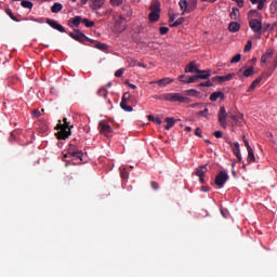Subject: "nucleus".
Returning a JSON list of instances; mask_svg holds the SVG:
<instances>
[{
  "mask_svg": "<svg viewBox=\"0 0 277 277\" xmlns=\"http://www.w3.org/2000/svg\"><path fill=\"white\" fill-rule=\"evenodd\" d=\"M74 126H70L66 118L63 119V123H57L56 130H60V132L56 133L57 140H67V137L70 136V129H72Z\"/></svg>",
  "mask_w": 277,
  "mask_h": 277,
  "instance_id": "f257e3e1",
  "label": "nucleus"
},
{
  "mask_svg": "<svg viewBox=\"0 0 277 277\" xmlns=\"http://www.w3.org/2000/svg\"><path fill=\"white\" fill-rule=\"evenodd\" d=\"M160 100L171 102V103H186L188 101L187 97L183 96L180 93L161 94Z\"/></svg>",
  "mask_w": 277,
  "mask_h": 277,
  "instance_id": "f03ea898",
  "label": "nucleus"
},
{
  "mask_svg": "<svg viewBox=\"0 0 277 277\" xmlns=\"http://www.w3.org/2000/svg\"><path fill=\"white\" fill-rule=\"evenodd\" d=\"M69 37L72 38L74 40H76L77 42L80 43H85V42H90L92 44L95 43L94 40L88 38L84 34H82L80 30L76 29L74 30V32H69Z\"/></svg>",
  "mask_w": 277,
  "mask_h": 277,
  "instance_id": "7ed1b4c3",
  "label": "nucleus"
},
{
  "mask_svg": "<svg viewBox=\"0 0 277 277\" xmlns=\"http://www.w3.org/2000/svg\"><path fill=\"white\" fill-rule=\"evenodd\" d=\"M67 153L70 156V158L82 162V157L84 156V154L81 150H79L78 147H76L74 144H69V148H67Z\"/></svg>",
  "mask_w": 277,
  "mask_h": 277,
  "instance_id": "20e7f679",
  "label": "nucleus"
},
{
  "mask_svg": "<svg viewBox=\"0 0 277 277\" xmlns=\"http://www.w3.org/2000/svg\"><path fill=\"white\" fill-rule=\"evenodd\" d=\"M130 97H131V95H130L129 92L123 93V96H121L120 108L122 110H126V113H132L133 111L132 106L129 105Z\"/></svg>",
  "mask_w": 277,
  "mask_h": 277,
  "instance_id": "39448f33",
  "label": "nucleus"
},
{
  "mask_svg": "<svg viewBox=\"0 0 277 277\" xmlns=\"http://www.w3.org/2000/svg\"><path fill=\"white\" fill-rule=\"evenodd\" d=\"M228 180L229 175L224 171H220L217 175H215L214 184L217 185L219 188H223Z\"/></svg>",
  "mask_w": 277,
  "mask_h": 277,
  "instance_id": "423d86ee",
  "label": "nucleus"
},
{
  "mask_svg": "<svg viewBox=\"0 0 277 277\" xmlns=\"http://www.w3.org/2000/svg\"><path fill=\"white\" fill-rule=\"evenodd\" d=\"M98 131L102 135L109 137V134L113 133V128L109 126V122L102 120L98 122Z\"/></svg>",
  "mask_w": 277,
  "mask_h": 277,
  "instance_id": "0eeeda50",
  "label": "nucleus"
},
{
  "mask_svg": "<svg viewBox=\"0 0 277 277\" xmlns=\"http://www.w3.org/2000/svg\"><path fill=\"white\" fill-rule=\"evenodd\" d=\"M217 118H219V124L222 127V129H226V127H227V122H226L227 113H226V108H224V106H221L219 108Z\"/></svg>",
  "mask_w": 277,
  "mask_h": 277,
  "instance_id": "6e6552de",
  "label": "nucleus"
},
{
  "mask_svg": "<svg viewBox=\"0 0 277 277\" xmlns=\"http://www.w3.org/2000/svg\"><path fill=\"white\" fill-rule=\"evenodd\" d=\"M249 27L253 32L259 34L263 29L262 21L258 18L249 19Z\"/></svg>",
  "mask_w": 277,
  "mask_h": 277,
  "instance_id": "1a4fd4ad",
  "label": "nucleus"
},
{
  "mask_svg": "<svg viewBox=\"0 0 277 277\" xmlns=\"http://www.w3.org/2000/svg\"><path fill=\"white\" fill-rule=\"evenodd\" d=\"M227 144L230 146L232 148V153H234V155L237 157V160L239 162L242 161V156L240 155V145L239 143H233L232 141H227Z\"/></svg>",
  "mask_w": 277,
  "mask_h": 277,
  "instance_id": "9d476101",
  "label": "nucleus"
},
{
  "mask_svg": "<svg viewBox=\"0 0 277 277\" xmlns=\"http://www.w3.org/2000/svg\"><path fill=\"white\" fill-rule=\"evenodd\" d=\"M184 72L185 74H203V71L198 68L195 61L190 62L189 64L186 65V67H184Z\"/></svg>",
  "mask_w": 277,
  "mask_h": 277,
  "instance_id": "9b49d317",
  "label": "nucleus"
},
{
  "mask_svg": "<svg viewBox=\"0 0 277 277\" xmlns=\"http://www.w3.org/2000/svg\"><path fill=\"white\" fill-rule=\"evenodd\" d=\"M45 24L51 26L52 29L57 30L62 34L66 32V29H64V26H62L60 23H57L54 19L45 18Z\"/></svg>",
  "mask_w": 277,
  "mask_h": 277,
  "instance_id": "f8f14e48",
  "label": "nucleus"
},
{
  "mask_svg": "<svg viewBox=\"0 0 277 277\" xmlns=\"http://www.w3.org/2000/svg\"><path fill=\"white\" fill-rule=\"evenodd\" d=\"M180 9L183 12V15L190 14L195 12V10H189L188 1L187 0H180Z\"/></svg>",
  "mask_w": 277,
  "mask_h": 277,
  "instance_id": "ddd939ff",
  "label": "nucleus"
},
{
  "mask_svg": "<svg viewBox=\"0 0 277 277\" xmlns=\"http://www.w3.org/2000/svg\"><path fill=\"white\" fill-rule=\"evenodd\" d=\"M105 0H91L89 6L92 11H98L104 6Z\"/></svg>",
  "mask_w": 277,
  "mask_h": 277,
  "instance_id": "4468645a",
  "label": "nucleus"
},
{
  "mask_svg": "<svg viewBox=\"0 0 277 277\" xmlns=\"http://www.w3.org/2000/svg\"><path fill=\"white\" fill-rule=\"evenodd\" d=\"M173 83V79L170 78H163L157 81L149 82V84H158L160 88H164L168 84Z\"/></svg>",
  "mask_w": 277,
  "mask_h": 277,
  "instance_id": "2eb2a0df",
  "label": "nucleus"
},
{
  "mask_svg": "<svg viewBox=\"0 0 277 277\" xmlns=\"http://www.w3.org/2000/svg\"><path fill=\"white\" fill-rule=\"evenodd\" d=\"M84 18H82L81 16L77 15V16H74V17H70L69 19V27L72 28V27H79V25H81L82 21Z\"/></svg>",
  "mask_w": 277,
  "mask_h": 277,
  "instance_id": "dca6fc26",
  "label": "nucleus"
},
{
  "mask_svg": "<svg viewBox=\"0 0 277 277\" xmlns=\"http://www.w3.org/2000/svg\"><path fill=\"white\" fill-rule=\"evenodd\" d=\"M274 56V50L268 49L266 50V52L264 53V55H262L260 57V64H265L267 63V60H271Z\"/></svg>",
  "mask_w": 277,
  "mask_h": 277,
  "instance_id": "f3484780",
  "label": "nucleus"
},
{
  "mask_svg": "<svg viewBox=\"0 0 277 277\" xmlns=\"http://www.w3.org/2000/svg\"><path fill=\"white\" fill-rule=\"evenodd\" d=\"M217 98H221L222 101H224V93L219 91V92L212 93L211 96H209V101H211L212 103L217 101Z\"/></svg>",
  "mask_w": 277,
  "mask_h": 277,
  "instance_id": "a211bd4d",
  "label": "nucleus"
},
{
  "mask_svg": "<svg viewBox=\"0 0 277 277\" xmlns=\"http://www.w3.org/2000/svg\"><path fill=\"white\" fill-rule=\"evenodd\" d=\"M234 78V74H229L227 76H217L215 77V80L219 81V83H223L225 81H232Z\"/></svg>",
  "mask_w": 277,
  "mask_h": 277,
  "instance_id": "6ab92c4d",
  "label": "nucleus"
},
{
  "mask_svg": "<svg viewBox=\"0 0 277 277\" xmlns=\"http://www.w3.org/2000/svg\"><path fill=\"white\" fill-rule=\"evenodd\" d=\"M197 78L201 80H208L211 77V74L208 70H201V72H195Z\"/></svg>",
  "mask_w": 277,
  "mask_h": 277,
  "instance_id": "aec40b11",
  "label": "nucleus"
},
{
  "mask_svg": "<svg viewBox=\"0 0 277 277\" xmlns=\"http://www.w3.org/2000/svg\"><path fill=\"white\" fill-rule=\"evenodd\" d=\"M262 81V77L256 78L255 80H253L252 84L249 85V89L247 90V92H254L255 88H258L259 83H261Z\"/></svg>",
  "mask_w": 277,
  "mask_h": 277,
  "instance_id": "412c9836",
  "label": "nucleus"
},
{
  "mask_svg": "<svg viewBox=\"0 0 277 277\" xmlns=\"http://www.w3.org/2000/svg\"><path fill=\"white\" fill-rule=\"evenodd\" d=\"M149 22H158V19H160V12L157 11H151V13H149L148 15Z\"/></svg>",
  "mask_w": 277,
  "mask_h": 277,
  "instance_id": "4be33fe9",
  "label": "nucleus"
},
{
  "mask_svg": "<svg viewBox=\"0 0 277 277\" xmlns=\"http://www.w3.org/2000/svg\"><path fill=\"white\" fill-rule=\"evenodd\" d=\"M239 30H240V24L239 23H237V22H230L229 23V31L230 32H239Z\"/></svg>",
  "mask_w": 277,
  "mask_h": 277,
  "instance_id": "5701e85b",
  "label": "nucleus"
},
{
  "mask_svg": "<svg viewBox=\"0 0 277 277\" xmlns=\"http://www.w3.org/2000/svg\"><path fill=\"white\" fill-rule=\"evenodd\" d=\"M164 122H167V126H164V129L169 131L171 128L174 127V123H176V120L174 118L167 117V119H164Z\"/></svg>",
  "mask_w": 277,
  "mask_h": 277,
  "instance_id": "b1692460",
  "label": "nucleus"
},
{
  "mask_svg": "<svg viewBox=\"0 0 277 277\" xmlns=\"http://www.w3.org/2000/svg\"><path fill=\"white\" fill-rule=\"evenodd\" d=\"M207 172H208V169L206 168V166L198 167L196 169V176L198 177L205 176Z\"/></svg>",
  "mask_w": 277,
  "mask_h": 277,
  "instance_id": "393cba45",
  "label": "nucleus"
},
{
  "mask_svg": "<svg viewBox=\"0 0 277 277\" xmlns=\"http://www.w3.org/2000/svg\"><path fill=\"white\" fill-rule=\"evenodd\" d=\"M247 153H248L247 162H249V163L255 162L254 149L249 148V150H247Z\"/></svg>",
  "mask_w": 277,
  "mask_h": 277,
  "instance_id": "a878e982",
  "label": "nucleus"
},
{
  "mask_svg": "<svg viewBox=\"0 0 277 277\" xmlns=\"http://www.w3.org/2000/svg\"><path fill=\"white\" fill-rule=\"evenodd\" d=\"M62 10H63V4L57 3V2L54 3V4L52 5V8H51L52 14H57V13H60Z\"/></svg>",
  "mask_w": 277,
  "mask_h": 277,
  "instance_id": "bb28decb",
  "label": "nucleus"
},
{
  "mask_svg": "<svg viewBox=\"0 0 277 277\" xmlns=\"http://www.w3.org/2000/svg\"><path fill=\"white\" fill-rule=\"evenodd\" d=\"M184 93L190 97H199L200 95V92H198V90H195V89L186 90L184 91Z\"/></svg>",
  "mask_w": 277,
  "mask_h": 277,
  "instance_id": "cd10ccee",
  "label": "nucleus"
},
{
  "mask_svg": "<svg viewBox=\"0 0 277 277\" xmlns=\"http://www.w3.org/2000/svg\"><path fill=\"white\" fill-rule=\"evenodd\" d=\"M183 23H185V17H180L176 21L171 22L170 27L171 28H176V27L181 26Z\"/></svg>",
  "mask_w": 277,
  "mask_h": 277,
  "instance_id": "c85d7f7f",
  "label": "nucleus"
},
{
  "mask_svg": "<svg viewBox=\"0 0 277 277\" xmlns=\"http://www.w3.org/2000/svg\"><path fill=\"white\" fill-rule=\"evenodd\" d=\"M187 5L189 11H195L198 8V0H187Z\"/></svg>",
  "mask_w": 277,
  "mask_h": 277,
  "instance_id": "c756f323",
  "label": "nucleus"
},
{
  "mask_svg": "<svg viewBox=\"0 0 277 277\" xmlns=\"http://www.w3.org/2000/svg\"><path fill=\"white\" fill-rule=\"evenodd\" d=\"M254 75V67L250 66L246 70H243V77L249 78Z\"/></svg>",
  "mask_w": 277,
  "mask_h": 277,
  "instance_id": "7c9ffc66",
  "label": "nucleus"
},
{
  "mask_svg": "<svg viewBox=\"0 0 277 277\" xmlns=\"http://www.w3.org/2000/svg\"><path fill=\"white\" fill-rule=\"evenodd\" d=\"M248 16H249V18H254V17L261 18L262 17L261 13H259L258 10H250Z\"/></svg>",
  "mask_w": 277,
  "mask_h": 277,
  "instance_id": "2f4dec72",
  "label": "nucleus"
},
{
  "mask_svg": "<svg viewBox=\"0 0 277 277\" xmlns=\"http://www.w3.org/2000/svg\"><path fill=\"white\" fill-rule=\"evenodd\" d=\"M149 10H151V12H161L160 3L159 2H153L151 5H149Z\"/></svg>",
  "mask_w": 277,
  "mask_h": 277,
  "instance_id": "473e14b6",
  "label": "nucleus"
},
{
  "mask_svg": "<svg viewBox=\"0 0 277 277\" xmlns=\"http://www.w3.org/2000/svg\"><path fill=\"white\" fill-rule=\"evenodd\" d=\"M238 16H239V9L232 8L230 19L236 21Z\"/></svg>",
  "mask_w": 277,
  "mask_h": 277,
  "instance_id": "72a5a7b5",
  "label": "nucleus"
},
{
  "mask_svg": "<svg viewBox=\"0 0 277 277\" xmlns=\"http://www.w3.org/2000/svg\"><path fill=\"white\" fill-rule=\"evenodd\" d=\"M22 8H25V9H28V10H32L34 9V3L30 2V1L23 0L22 1Z\"/></svg>",
  "mask_w": 277,
  "mask_h": 277,
  "instance_id": "f704fd0d",
  "label": "nucleus"
},
{
  "mask_svg": "<svg viewBox=\"0 0 277 277\" xmlns=\"http://www.w3.org/2000/svg\"><path fill=\"white\" fill-rule=\"evenodd\" d=\"M148 121H153V123H156L157 126H161V119L158 117H154L153 115L148 116Z\"/></svg>",
  "mask_w": 277,
  "mask_h": 277,
  "instance_id": "c9c22d12",
  "label": "nucleus"
},
{
  "mask_svg": "<svg viewBox=\"0 0 277 277\" xmlns=\"http://www.w3.org/2000/svg\"><path fill=\"white\" fill-rule=\"evenodd\" d=\"M81 24H83V26H85L87 28H92L95 25L94 22L89 21L88 18H83Z\"/></svg>",
  "mask_w": 277,
  "mask_h": 277,
  "instance_id": "e433bc0d",
  "label": "nucleus"
},
{
  "mask_svg": "<svg viewBox=\"0 0 277 277\" xmlns=\"http://www.w3.org/2000/svg\"><path fill=\"white\" fill-rule=\"evenodd\" d=\"M5 13H6V15H8V16H10L11 21L16 22V23H18V22H19V19H18V18H16V16H15V15H13V13H12V10H11V9H6V10H5Z\"/></svg>",
  "mask_w": 277,
  "mask_h": 277,
  "instance_id": "4c0bfd02",
  "label": "nucleus"
},
{
  "mask_svg": "<svg viewBox=\"0 0 277 277\" xmlns=\"http://www.w3.org/2000/svg\"><path fill=\"white\" fill-rule=\"evenodd\" d=\"M97 95L107 98L108 91L105 88H101V90L97 91Z\"/></svg>",
  "mask_w": 277,
  "mask_h": 277,
  "instance_id": "58836bf2",
  "label": "nucleus"
},
{
  "mask_svg": "<svg viewBox=\"0 0 277 277\" xmlns=\"http://www.w3.org/2000/svg\"><path fill=\"white\" fill-rule=\"evenodd\" d=\"M201 80L200 78L196 77V76H190L189 78H187L186 81H184V83H195L197 81Z\"/></svg>",
  "mask_w": 277,
  "mask_h": 277,
  "instance_id": "ea45409f",
  "label": "nucleus"
},
{
  "mask_svg": "<svg viewBox=\"0 0 277 277\" xmlns=\"http://www.w3.org/2000/svg\"><path fill=\"white\" fill-rule=\"evenodd\" d=\"M211 87H213V82H211V81L201 82V83L197 84V88H211Z\"/></svg>",
  "mask_w": 277,
  "mask_h": 277,
  "instance_id": "a19ab883",
  "label": "nucleus"
},
{
  "mask_svg": "<svg viewBox=\"0 0 277 277\" xmlns=\"http://www.w3.org/2000/svg\"><path fill=\"white\" fill-rule=\"evenodd\" d=\"M95 49H98L100 51H105L107 49V45L102 43V42H97L95 45H94Z\"/></svg>",
  "mask_w": 277,
  "mask_h": 277,
  "instance_id": "79ce46f5",
  "label": "nucleus"
},
{
  "mask_svg": "<svg viewBox=\"0 0 277 277\" xmlns=\"http://www.w3.org/2000/svg\"><path fill=\"white\" fill-rule=\"evenodd\" d=\"M123 21H126V16L119 15L117 22H115V26H121Z\"/></svg>",
  "mask_w": 277,
  "mask_h": 277,
  "instance_id": "37998d69",
  "label": "nucleus"
},
{
  "mask_svg": "<svg viewBox=\"0 0 277 277\" xmlns=\"http://www.w3.org/2000/svg\"><path fill=\"white\" fill-rule=\"evenodd\" d=\"M241 55L237 54L236 56L230 58V64H237L240 62Z\"/></svg>",
  "mask_w": 277,
  "mask_h": 277,
  "instance_id": "c03bdc74",
  "label": "nucleus"
},
{
  "mask_svg": "<svg viewBox=\"0 0 277 277\" xmlns=\"http://www.w3.org/2000/svg\"><path fill=\"white\" fill-rule=\"evenodd\" d=\"M208 113H209V109L205 108V110H200L199 113H197V116H201L208 119Z\"/></svg>",
  "mask_w": 277,
  "mask_h": 277,
  "instance_id": "a18cd8bd",
  "label": "nucleus"
},
{
  "mask_svg": "<svg viewBox=\"0 0 277 277\" xmlns=\"http://www.w3.org/2000/svg\"><path fill=\"white\" fill-rule=\"evenodd\" d=\"M251 49H252V42L249 40V41H247V44L243 48V52L248 53Z\"/></svg>",
  "mask_w": 277,
  "mask_h": 277,
  "instance_id": "49530a36",
  "label": "nucleus"
},
{
  "mask_svg": "<svg viewBox=\"0 0 277 277\" xmlns=\"http://www.w3.org/2000/svg\"><path fill=\"white\" fill-rule=\"evenodd\" d=\"M123 0H110V4L115 6H120L122 5Z\"/></svg>",
  "mask_w": 277,
  "mask_h": 277,
  "instance_id": "de8ad7c7",
  "label": "nucleus"
},
{
  "mask_svg": "<svg viewBox=\"0 0 277 277\" xmlns=\"http://www.w3.org/2000/svg\"><path fill=\"white\" fill-rule=\"evenodd\" d=\"M150 185H151L153 190L160 189V185H158V183L156 181H151Z\"/></svg>",
  "mask_w": 277,
  "mask_h": 277,
  "instance_id": "09e8293b",
  "label": "nucleus"
},
{
  "mask_svg": "<svg viewBox=\"0 0 277 277\" xmlns=\"http://www.w3.org/2000/svg\"><path fill=\"white\" fill-rule=\"evenodd\" d=\"M170 31V29L168 27H160V35L164 36Z\"/></svg>",
  "mask_w": 277,
  "mask_h": 277,
  "instance_id": "8fccbe9b",
  "label": "nucleus"
},
{
  "mask_svg": "<svg viewBox=\"0 0 277 277\" xmlns=\"http://www.w3.org/2000/svg\"><path fill=\"white\" fill-rule=\"evenodd\" d=\"M277 24H274L271 28V24H264V32L267 31V30H274V27L276 26Z\"/></svg>",
  "mask_w": 277,
  "mask_h": 277,
  "instance_id": "3c124183",
  "label": "nucleus"
},
{
  "mask_svg": "<svg viewBox=\"0 0 277 277\" xmlns=\"http://www.w3.org/2000/svg\"><path fill=\"white\" fill-rule=\"evenodd\" d=\"M41 116V111L39 109L32 110V117L39 118Z\"/></svg>",
  "mask_w": 277,
  "mask_h": 277,
  "instance_id": "603ef678",
  "label": "nucleus"
},
{
  "mask_svg": "<svg viewBox=\"0 0 277 277\" xmlns=\"http://www.w3.org/2000/svg\"><path fill=\"white\" fill-rule=\"evenodd\" d=\"M195 135H196L197 137H202V132H201V129H200V128H196V130H195Z\"/></svg>",
  "mask_w": 277,
  "mask_h": 277,
  "instance_id": "864d4df0",
  "label": "nucleus"
},
{
  "mask_svg": "<svg viewBox=\"0 0 277 277\" xmlns=\"http://www.w3.org/2000/svg\"><path fill=\"white\" fill-rule=\"evenodd\" d=\"M256 4H259V5H256V10H259V11L264 10V4H265V2L260 1V2H259V3H256Z\"/></svg>",
  "mask_w": 277,
  "mask_h": 277,
  "instance_id": "5fc2aeb1",
  "label": "nucleus"
},
{
  "mask_svg": "<svg viewBox=\"0 0 277 277\" xmlns=\"http://www.w3.org/2000/svg\"><path fill=\"white\" fill-rule=\"evenodd\" d=\"M122 75H123V69H119V70L115 71V77H117V78H121Z\"/></svg>",
  "mask_w": 277,
  "mask_h": 277,
  "instance_id": "6e6d98bb",
  "label": "nucleus"
},
{
  "mask_svg": "<svg viewBox=\"0 0 277 277\" xmlns=\"http://www.w3.org/2000/svg\"><path fill=\"white\" fill-rule=\"evenodd\" d=\"M214 136H215V138H221V137H223V132L222 131H215Z\"/></svg>",
  "mask_w": 277,
  "mask_h": 277,
  "instance_id": "4d7b16f0",
  "label": "nucleus"
},
{
  "mask_svg": "<svg viewBox=\"0 0 277 277\" xmlns=\"http://www.w3.org/2000/svg\"><path fill=\"white\" fill-rule=\"evenodd\" d=\"M120 175H121V179L123 180L129 177V173H127V171H121Z\"/></svg>",
  "mask_w": 277,
  "mask_h": 277,
  "instance_id": "13d9d810",
  "label": "nucleus"
},
{
  "mask_svg": "<svg viewBox=\"0 0 277 277\" xmlns=\"http://www.w3.org/2000/svg\"><path fill=\"white\" fill-rule=\"evenodd\" d=\"M243 145L246 146L247 150L252 149V147H250L247 138H243Z\"/></svg>",
  "mask_w": 277,
  "mask_h": 277,
  "instance_id": "bf43d9fd",
  "label": "nucleus"
},
{
  "mask_svg": "<svg viewBox=\"0 0 277 277\" xmlns=\"http://www.w3.org/2000/svg\"><path fill=\"white\" fill-rule=\"evenodd\" d=\"M186 79V76L185 75H181L180 77H179V80L181 81V82H183V83H185V80Z\"/></svg>",
  "mask_w": 277,
  "mask_h": 277,
  "instance_id": "052dcab7",
  "label": "nucleus"
},
{
  "mask_svg": "<svg viewBox=\"0 0 277 277\" xmlns=\"http://www.w3.org/2000/svg\"><path fill=\"white\" fill-rule=\"evenodd\" d=\"M176 15L170 13V24L174 22Z\"/></svg>",
  "mask_w": 277,
  "mask_h": 277,
  "instance_id": "680f3d73",
  "label": "nucleus"
},
{
  "mask_svg": "<svg viewBox=\"0 0 277 277\" xmlns=\"http://www.w3.org/2000/svg\"><path fill=\"white\" fill-rule=\"evenodd\" d=\"M237 6L243 8V0L236 1Z\"/></svg>",
  "mask_w": 277,
  "mask_h": 277,
  "instance_id": "e2e57ef3",
  "label": "nucleus"
},
{
  "mask_svg": "<svg viewBox=\"0 0 277 277\" xmlns=\"http://www.w3.org/2000/svg\"><path fill=\"white\" fill-rule=\"evenodd\" d=\"M250 3L253 5L261 3V0H250Z\"/></svg>",
  "mask_w": 277,
  "mask_h": 277,
  "instance_id": "0e129e2a",
  "label": "nucleus"
},
{
  "mask_svg": "<svg viewBox=\"0 0 277 277\" xmlns=\"http://www.w3.org/2000/svg\"><path fill=\"white\" fill-rule=\"evenodd\" d=\"M129 88L132 89V90H136V85L135 84H132V83H128Z\"/></svg>",
  "mask_w": 277,
  "mask_h": 277,
  "instance_id": "69168bd1",
  "label": "nucleus"
},
{
  "mask_svg": "<svg viewBox=\"0 0 277 277\" xmlns=\"http://www.w3.org/2000/svg\"><path fill=\"white\" fill-rule=\"evenodd\" d=\"M277 68V58H275L274 61V69H272V71H274Z\"/></svg>",
  "mask_w": 277,
  "mask_h": 277,
  "instance_id": "338daca9",
  "label": "nucleus"
},
{
  "mask_svg": "<svg viewBox=\"0 0 277 277\" xmlns=\"http://www.w3.org/2000/svg\"><path fill=\"white\" fill-rule=\"evenodd\" d=\"M272 6L277 9V0H274V2H272Z\"/></svg>",
  "mask_w": 277,
  "mask_h": 277,
  "instance_id": "774afa93",
  "label": "nucleus"
}]
</instances>
